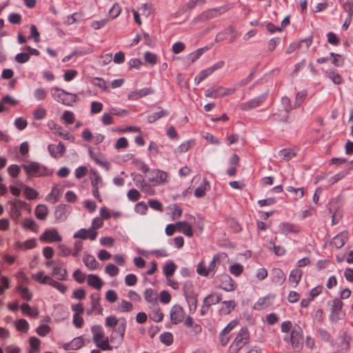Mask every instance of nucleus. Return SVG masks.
I'll list each match as a JSON object with an SVG mask.
<instances>
[{"label": "nucleus", "mask_w": 353, "mask_h": 353, "mask_svg": "<svg viewBox=\"0 0 353 353\" xmlns=\"http://www.w3.org/2000/svg\"><path fill=\"white\" fill-rule=\"evenodd\" d=\"M32 278L41 284H48L51 276L46 275L43 271H39L37 273L33 274Z\"/></svg>", "instance_id": "c9c22d12"}, {"label": "nucleus", "mask_w": 353, "mask_h": 353, "mask_svg": "<svg viewBox=\"0 0 353 353\" xmlns=\"http://www.w3.org/2000/svg\"><path fill=\"white\" fill-rule=\"evenodd\" d=\"M36 245V240L34 239H31L23 242H17L14 245V248L19 250H26L34 248Z\"/></svg>", "instance_id": "c85d7f7f"}, {"label": "nucleus", "mask_w": 353, "mask_h": 353, "mask_svg": "<svg viewBox=\"0 0 353 353\" xmlns=\"http://www.w3.org/2000/svg\"><path fill=\"white\" fill-rule=\"evenodd\" d=\"M121 12V8L119 3H114L109 11V16L111 19L117 17Z\"/></svg>", "instance_id": "6e6d98bb"}, {"label": "nucleus", "mask_w": 353, "mask_h": 353, "mask_svg": "<svg viewBox=\"0 0 353 353\" xmlns=\"http://www.w3.org/2000/svg\"><path fill=\"white\" fill-rule=\"evenodd\" d=\"M83 344V338L82 336H78L73 339L70 343H65L63 348L65 350H78L81 348Z\"/></svg>", "instance_id": "bb28decb"}, {"label": "nucleus", "mask_w": 353, "mask_h": 353, "mask_svg": "<svg viewBox=\"0 0 353 353\" xmlns=\"http://www.w3.org/2000/svg\"><path fill=\"white\" fill-rule=\"evenodd\" d=\"M225 65V62L223 61H219L215 63L212 66L201 70L194 78V83L196 85H199L201 82L205 80L208 77L211 75L214 72L217 70H220L223 68Z\"/></svg>", "instance_id": "6e6552de"}, {"label": "nucleus", "mask_w": 353, "mask_h": 353, "mask_svg": "<svg viewBox=\"0 0 353 353\" xmlns=\"http://www.w3.org/2000/svg\"><path fill=\"white\" fill-rule=\"evenodd\" d=\"M14 326L17 331L21 332L26 333L29 330V323L26 319H23L16 320L14 321Z\"/></svg>", "instance_id": "e433bc0d"}, {"label": "nucleus", "mask_w": 353, "mask_h": 353, "mask_svg": "<svg viewBox=\"0 0 353 353\" xmlns=\"http://www.w3.org/2000/svg\"><path fill=\"white\" fill-rule=\"evenodd\" d=\"M327 42L332 46H338L340 43V40L337 35L332 32H330L327 34Z\"/></svg>", "instance_id": "052dcab7"}, {"label": "nucleus", "mask_w": 353, "mask_h": 353, "mask_svg": "<svg viewBox=\"0 0 353 353\" xmlns=\"http://www.w3.org/2000/svg\"><path fill=\"white\" fill-rule=\"evenodd\" d=\"M152 176L149 178V181L153 185H159L167 181L168 174L165 172L156 170L152 172Z\"/></svg>", "instance_id": "4468645a"}, {"label": "nucleus", "mask_w": 353, "mask_h": 353, "mask_svg": "<svg viewBox=\"0 0 353 353\" xmlns=\"http://www.w3.org/2000/svg\"><path fill=\"white\" fill-rule=\"evenodd\" d=\"M62 119L68 124H72L74 122V115L73 112L69 110H65L63 112Z\"/></svg>", "instance_id": "e2e57ef3"}, {"label": "nucleus", "mask_w": 353, "mask_h": 353, "mask_svg": "<svg viewBox=\"0 0 353 353\" xmlns=\"http://www.w3.org/2000/svg\"><path fill=\"white\" fill-rule=\"evenodd\" d=\"M22 313L28 316L37 318L39 316V311L37 308H31L28 303H23L20 306Z\"/></svg>", "instance_id": "72a5a7b5"}, {"label": "nucleus", "mask_w": 353, "mask_h": 353, "mask_svg": "<svg viewBox=\"0 0 353 353\" xmlns=\"http://www.w3.org/2000/svg\"><path fill=\"white\" fill-rule=\"evenodd\" d=\"M28 177L49 176L52 171L37 162H30L21 165Z\"/></svg>", "instance_id": "7ed1b4c3"}, {"label": "nucleus", "mask_w": 353, "mask_h": 353, "mask_svg": "<svg viewBox=\"0 0 353 353\" xmlns=\"http://www.w3.org/2000/svg\"><path fill=\"white\" fill-rule=\"evenodd\" d=\"M51 330V328L48 325H41L36 329V332L40 336H46Z\"/></svg>", "instance_id": "13d9d810"}, {"label": "nucleus", "mask_w": 353, "mask_h": 353, "mask_svg": "<svg viewBox=\"0 0 353 353\" xmlns=\"http://www.w3.org/2000/svg\"><path fill=\"white\" fill-rule=\"evenodd\" d=\"M137 283V277L134 274H127L125 277V283L128 286H134Z\"/></svg>", "instance_id": "69168bd1"}, {"label": "nucleus", "mask_w": 353, "mask_h": 353, "mask_svg": "<svg viewBox=\"0 0 353 353\" xmlns=\"http://www.w3.org/2000/svg\"><path fill=\"white\" fill-rule=\"evenodd\" d=\"M40 239L48 243L61 241V237L56 230H48L41 234Z\"/></svg>", "instance_id": "f3484780"}, {"label": "nucleus", "mask_w": 353, "mask_h": 353, "mask_svg": "<svg viewBox=\"0 0 353 353\" xmlns=\"http://www.w3.org/2000/svg\"><path fill=\"white\" fill-rule=\"evenodd\" d=\"M144 59L146 62L154 65L157 63V58L155 54L150 52H146L144 54Z\"/></svg>", "instance_id": "774afa93"}, {"label": "nucleus", "mask_w": 353, "mask_h": 353, "mask_svg": "<svg viewBox=\"0 0 353 353\" xmlns=\"http://www.w3.org/2000/svg\"><path fill=\"white\" fill-rule=\"evenodd\" d=\"M250 334L246 327L241 328L229 347L230 353L239 352L249 342Z\"/></svg>", "instance_id": "f03ea898"}, {"label": "nucleus", "mask_w": 353, "mask_h": 353, "mask_svg": "<svg viewBox=\"0 0 353 353\" xmlns=\"http://www.w3.org/2000/svg\"><path fill=\"white\" fill-rule=\"evenodd\" d=\"M166 214L172 219H177L181 217L182 214V210L176 204H171L166 208Z\"/></svg>", "instance_id": "a878e982"}, {"label": "nucleus", "mask_w": 353, "mask_h": 353, "mask_svg": "<svg viewBox=\"0 0 353 353\" xmlns=\"http://www.w3.org/2000/svg\"><path fill=\"white\" fill-rule=\"evenodd\" d=\"M101 217L103 219H118L121 218V212L119 211H112L108 209L107 208H101L99 211Z\"/></svg>", "instance_id": "412c9836"}, {"label": "nucleus", "mask_w": 353, "mask_h": 353, "mask_svg": "<svg viewBox=\"0 0 353 353\" xmlns=\"http://www.w3.org/2000/svg\"><path fill=\"white\" fill-rule=\"evenodd\" d=\"M279 155L283 159L289 161L295 156V154L290 150L283 149L280 151Z\"/></svg>", "instance_id": "338daca9"}, {"label": "nucleus", "mask_w": 353, "mask_h": 353, "mask_svg": "<svg viewBox=\"0 0 353 353\" xmlns=\"http://www.w3.org/2000/svg\"><path fill=\"white\" fill-rule=\"evenodd\" d=\"M184 294L186 301L189 307V312L193 314L197 308V298L192 291V285L190 282H187L183 286Z\"/></svg>", "instance_id": "423d86ee"}, {"label": "nucleus", "mask_w": 353, "mask_h": 353, "mask_svg": "<svg viewBox=\"0 0 353 353\" xmlns=\"http://www.w3.org/2000/svg\"><path fill=\"white\" fill-rule=\"evenodd\" d=\"M243 266L240 263H234L229 268L230 274L235 276H239L243 273Z\"/></svg>", "instance_id": "37998d69"}, {"label": "nucleus", "mask_w": 353, "mask_h": 353, "mask_svg": "<svg viewBox=\"0 0 353 353\" xmlns=\"http://www.w3.org/2000/svg\"><path fill=\"white\" fill-rule=\"evenodd\" d=\"M219 288L226 292H233L236 288V283L228 274H223L218 278Z\"/></svg>", "instance_id": "9b49d317"}, {"label": "nucleus", "mask_w": 353, "mask_h": 353, "mask_svg": "<svg viewBox=\"0 0 353 353\" xmlns=\"http://www.w3.org/2000/svg\"><path fill=\"white\" fill-rule=\"evenodd\" d=\"M161 341L167 345H170L173 341V336L170 332H164L160 336Z\"/></svg>", "instance_id": "680f3d73"}, {"label": "nucleus", "mask_w": 353, "mask_h": 353, "mask_svg": "<svg viewBox=\"0 0 353 353\" xmlns=\"http://www.w3.org/2000/svg\"><path fill=\"white\" fill-rule=\"evenodd\" d=\"M63 190L58 185H54L51 192L46 196V201L51 203H55L61 197Z\"/></svg>", "instance_id": "6ab92c4d"}, {"label": "nucleus", "mask_w": 353, "mask_h": 353, "mask_svg": "<svg viewBox=\"0 0 353 353\" xmlns=\"http://www.w3.org/2000/svg\"><path fill=\"white\" fill-rule=\"evenodd\" d=\"M87 283L90 286L97 290H100L103 285V281L95 274H89L88 276Z\"/></svg>", "instance_id": "7c9ffc66"}, {"label": "nucleus", "mask_w": 353, "mask_h": 353, "mask_svg": "<svg viewBox=\"0 0 353 353\" xmlns=\"http://www.w3.org/2000/svg\"><path fill=\"white\" fill-rule=\"evenodd\" d=\"M268 93H263L248 101L242 103L239 105L241 110L248 111L261 105L267 99Z\"/></svg>", "instance_id": "1a4fd4ad"}, {"label": "nucleus", "mask_w": 353, "mask_h": 353, "mask_svg": "<svg viewBox=\"0 0 353 353\" xmlns=\"http://www.w3.org/2000/svg\"><path fill=\"white\" fill-rule=\"evenodd\" d=\"M227 11V8L224 6L216 8L214 9L208 10L204 12H203L200 16L195 18L192 23H196L197 21H202L208 20L212 18L216 17L221 14L225 13Z\"/></svg>", "instance_id": "9d476101"}, {"label": "nucleus", "mask_w": 353, "mask_h": 353, "mask_svg": "<svg viewBox=\"0 0 353 353\" xmlns=\"http://www.w3.org/2000/svg\"><path fill=\"white\" fill-rule=\"evenodd\" d=\"M48 214V209L46 205H39L35 210V214L39 219H43L46 218Z\"/></svg>", "instance_id": "603ef678"}, {"label": "nucleus", "mask_w": 353, "mask_h": 353, "mask_svg": "<svg viewBox=\"0 0 353 353\" xmlns=\"http://www.w3.org/2000/svg\"><path fill=\"white\" fill-rule=\"evenodd\" d=\"M48 149L51 157L55 159L61 157L65 152V147L61 143H59L58 145L50 144L48 146Z\"/></svg>", "instance_id": "dca6fc26"}, {"label": "nucleus", "mask_w": 353, "mask_h": 353, "mask_svg": "<svg viewBox=\"0 0 353 353\" xmlns=\"http://www.w3.org/2000/svg\"><path fill=\"white\" fill-rule=\"evenodd\" d=\"M144 298L147 302L152 305L158 304L159 294L157 291L152 288H147L143 293Z\"/></svg>", "instance_id": "4be33fe9"}, {"label": "nucleus", "mask_w": 353, "mask_h": 353, "mask_svg": "<svg viewBox=\"0 0 353 353\" xmlns=\"http://www.w3.org/2000/svg\"><path fill=\"white\" fill-rule=\"evenodd\" d=\"M91 331L93 334L92 341L97 347L103 351L112 350V346L110 345V341L113 342L115 339H117V344H121L125 332V323L120 324L117 330L112 332L110 339L105 336L101 325H93L91 327Z\"/></svg>", "instance_id": "f257e3e1"}, {"label": "nucleus", "mask_w": 353, "mask_h": 353, "mask_svg": "<svg viewBox=\"0 0 353 353\" xmlns=\"http://www.w3.org/2000/svg\"><path fill=\"white\" fill-rule=\"evenodd\" d=\"M196 273L203 276H208L210 274L208 267L205 265L203 261H200L197 264Z\"/></svg>", "instance_id": "49530a36"}, {"label": "nucleus", "mask_w": 353, "mask_h": 353, "mask_svg": "<svg viewBox=\"0 0 353 353\" xmlns=\"http://www.w3.org/2000/svg\"><path fill=\"white\" fill-rule=\"evenodd\" d=\"M221 300V297L219 294L216 293H212L208 294L204 299L203 303L207 305L208 307H210L212 305H215L219 303Z\"/></svg>", "instance_id": "f704fd0d"}, {"label": "nucleus", "mask_w": 353, "mask_h": 353, "mask_svg": "<svg viewBox=\"0 0 353 353\" xmlns=\"http://www.w3.org/2000/svg\"><path fill=\"white\" fill-rule=\"evenodd\" d=\"M205 96L212 99L224 97V87L221 85H213L205 91Z\"/></svg>", "instance_id": "2eb2a0df"}, {"label": "nucleus", "mask_w": 353, "mask_h": 353, "mask_svg": "<svg viewBox=\"0 0 353 353\" xmlns=\"http://www.w3.org/2000/svg\"><path fill=\"white\" fill-rule=\"evenodd\" d=\"M90 304L92 310H95L97 314H101L103 308L100 305V296L99 294H92L90 296Z\"/></svg>", "instance_id": "cd10ccee"}, {"label": "nucleus", "mask_w": 353, "mask_h": 353, "mask_svg": "<svg viewBox=\"0 0 353 353\" xmlns=\"http://www.w3.org/2000/svg\"><path fill=\"white\" fill-rule=\"evenodd\" d=\"M303 331L300 327H294L291 332V344L292 347L299 350L303 342Z\"/></svg>", "instance_id": "ddd939ff"}, {"label": "nucleus", "mask_w": 353, "mask_h": 353, "mask_svg": "<svg viewBox=\"0 0 353 353\" xmlns=\"http://www.w3.org/2000/svg\"><path fill=\"white\" fill-rule=\"evenodd\" d=\"M50 92L55 101L65 105L71 106L76 102L77 95L75 94L65 92L57 87L51 88Z\"/></svg>", "instance_id": "20e7f679"}, {"label": "nucleus", "mask_w": 353, "mask_h": 353, "mask_svg": "<svg viewBox=\"0 0 353 353\" xmlns=\"http://www.w3.org/2000/svg\"><path fill=\"white\" fill-rule=\"evenodd\" d=\"M17 290L20 294L23 299L26 301H30L32 299V294L28 288L24 287L23 285H18Z\"/></svg>", "instance_id": "ea45409f"}, {"label": "nucleus", "mask_w": 353, "mask_h": 353, "mask_svg": "<svg viewBox=\"0 0 353 353\" xmlns=\"http://www.w3.org/2000/svg\"><path fill=\"white\" fill-rule=\"evenodd\" d=\"M175 231L181 232L188 237L193 236V232L190 222H176L174 224L168 225L165 228V233L168 236L172 235Z\"/></svg>", "instance_id": "39448f33"}, {"label": "nucleus", "mask_w": 353, "mask_h": 353, "mask_svg": "<svg viewBox=\"0 0 353 353\" xmlns=\"http://www.w3.org/2000/svg\"><path fill=\"white\" fill-rule=\"evenodd\" d=\"M235 306L234 301H223L222 303L221 311L225 314H229L234 309Z\"/></svg>", "instance_id": "a18cd8bd"}, {"label": "nucleus", "mask_w": 353, "mask_h": 353, "mask_svg": "<svg viewBox=\"0 0 353 353\" xmlns=\"http://www.w3.org/2000/svg\"><path fill=\"white\" fill-rule=\"evenodd\" d=\"M11 205V212L12 214H14L16 216L19 214V210L21 209H28V204L19 199H15L14 201L10 203Z\"/></svg>", "instance_id": "c756f323"}, {"label": "nucleus", "mask_w": 353, "mask_h": 353, "mask_svg": "<svg viewBox=\"0 0 353 353\" xmlns=\"http://www.w3.org/2000/svg\"><path fill=\"white\" fill-rule=\"evenodd\" d=\"M176 269V265L171 262L166 263L163 267V274L166 278L171 277Z\"/></svg>", "instance_id": "c03bdc74"}, {"label": "nucleus", "mask_w": 353, "mask_h": 353, "mask_svg": "<svg viewBox=\"0 0 353 353\" xmlns=\"http://www.w3.org/2000/svg\"><path fill=\"white\" fill-rule=\"evenodd\" d=\"M104 272L110 276H115L119 274V269L115 265L110 263L105 266Z\"/></svg>", "instance_id": "8fccbe9b"}, {"label": "nucleus", "mask_w": 353, "mask_h": 353, "mask_svg": "<svg viewBox=\"0 0 353 353\" xmlns=\"http://www.w3.org/2000/svg\"><path fill=\"white\" fill-rule=\"evenodd\" d=\"M193 141H187L182 143L178 148L177 152L179 153L186 152L190 148L194 145Z\"/></svg>", "instance_id": "4d7b16f0"}, {"label": "nucleus", "mask_w": 353, "mask_h": 353, "mask_svg": "<svg viewBox=\"0 0 353 353\" xmlns=\"http://www.w3.org/2000/svg\"><path fill=\"white\" fill-rule=\"evenodd\" d=\"M90 81L92 84L102 89L104 91L108 90V88L106 85V82L102 78L92 77Z\"/></svg>", "instance_id": "79ce46f5"}, {"label": "nucleus", "mask_w": 353, "mask_h": 353, "mask_svg": "<svg viewBox=\"0 0 353 353\" xmlns=\"http://www.w3.org/2000/svg\"><path fill=\"white\" fill-rule=\"evenodd\" d=\"M52 275L58 280L63 281L66 280L68 274L62 265H57L53 268Z\"/></svg>", "instance_id": "2f4dec72"}, {"label": "nucleus", "mask_w": 353, "mask_h": 353, "mask_svg": "<svg viewBox=\"0 0 353 353\" xmlns=\"http://www.w3.org/2000/svg\"><path fill=\"white\" fill-rule=\"evenodd\" d=\"M33 96L37 101L44 100L47 97V91L44 88H37L33 92Z\"/></svg>", "instance_id": "3c124183"}, {"label": "nucleus", "mask_w": 353, "mask_h": 353, "mask_svg": "<svg viewBox=\"0 0 353 353\" xmlns=\"http://www.w3.org/2000/svg\"><path fill=\"white\" fill-rule=\"evenodd\" d=\"M89 154L92 159H93L95 163L103 168H105L107 170L109 169L110 164L105 159V158L100 153H94L92 150H89Z\"/></svg>", "instance_id": "393cba45"}, {"label": "nucleus", "mask_w": 353, "mask_h": 353, "mask_svg": "<svg viewBox=\"0 0 353 353\" xmlns=\"http://www.w3.org/2000/svg\"><path fill=\"white\" fill-rule=\"evenodd\" d=\"M268 275L267 270L264 268H260L256 270L254 277L257 281H263L268 277Z\"/></svg>", "instance_id": "5fc2aeb1"}, {"label": "nucleus", "mask_w": 353, "mask_h": 353, "mask_svg": "<svg viewBox=\"0 0 353 353\" xmlns=\"http://www.w3.org/2000/svg\"><path fill=\"white\" fill-rule=\"evenodd\" d=\"M102 225V222H93L92 225L88 230L81 229L74 234V238H79L82 239H90L93 241L96 239L97 232L96 230Z\"/></svg>", "instance_id": "0eeeda50"}, {"label": "nucleus", "mask_w": 353, "mask_h": 353, "mask_svg": "<svg viewBox=\"0 0 353 353\" xmlns=\"http://www.w3.org/2000/svg\"><path fill=\"white\" fill-rule=\"evenodd\" d=\"M83 261L85 265L90 270H96L99 268V263L92 255H85L83 258Z\"/></svg>", "instance_id": "473e14b6"}, {"label": "nucleus", "mask_w": 353, "mask_h": 353, "mask_svg": "<svg viewBox=\"0 0 353 353\" xmlns=\"http://www.w3.org/2000/svg\"><path fill=\"white\" fill-rule=\"evenodd\" d=\"M271 279L273 283L282 285L286 279V276L280 268H273L272 270Z\"/></svg>", "instance_id": "aec40b11"}, {"label": "nucleus", "mask_w": 353, "mask_h": 353, "mask_svg": "<svg viewBox=\"0 0 353 353\" xmlns=\"http://www.w3.org/2000/svg\"><path fill=\"white\" fill-rule=\"evenodd\" d=\"M57 133L59 134V136L61 137L63 139L65 140H68L73 142L75 139L74 137L72 134H71L66 130H63L61 127L57 128Z\"/></svg>", "instance_id": "864d4df0"}, {"label": "nucleus", "mask_w": 353, "mask_h": 353, "mask_svg": "<svg viewBox=\"0 0 353 353\" xmlns=\"http://www.w3.org/2000/svg\"><path fill=\"white\" fill-rule=\"evenodd\" d=\"M149 316L150 319L154 322L159 323L162 321L163 319V314L161 312L160 307L158 306V304L150 307Z\"/></svg>", "instance_id": "b1692460"}, {"label": "nucleus", "mask_w": 353, "mask_h": 353, "mask_svg": "<svg viewBox=\"0 0 353 353\" xmlns=\"http://www.w3.org/2000/svg\"><path fill=\"white\" fill-rule=\"evenodd\" d=\"M185 317V312L183 308L179 305H174L170 310V319L174 324L183 321Z\"/></svg>", "instance_id": "f8f14e48"}, {"label": "nucleus", "mask_w": 353, "mask_h": 353, "mask_svg": "<svg viewBox=\"0 0 353 353\" xmlns=\"http://www.w3.org/2000/svg\"><path fill=\"white\" fill-rule=\"evenodd\" d=\"M40 340L35 337L31 336L29 339V343L30 346V350L28 353H37L39 352V345H40Z\"/></svg>", "instance_id": "a19ab883"}, {"label": "nucleus", "mask_w": 353, "mask_h": 353, "mask_svg": "<svg viewBox=\"0 0 353 353\" xmlns=\"http://www.w3.org/2000/svg\"><path fill=\"white\" fill-rule=\"evenodd\" d=\"M302 275L303 272L299 268H295L290 272L288 281L292 287L296 288L298 285Z\"/></svg>", "instance_id": "5701e85b"}, {"label": "nucleus", "mask_w": 353, "mask_h": 353, "mask_svg": "<svg viewBox=\"0 0 353 353\" xmlns=\"http://www.w3.org/2000/svg\"><path fill=\"white\" fill-rule=\"evenodd\" d=\"M326 76L332 80V81L336 84L340 85L343 82V78L341 76L336 72L333 70H327L325 71Z\"/></svg>", "instance_id": "58836bf2"}, {"label": "nucleus", "mask_w": 353, "mask_h": 353, "mask_svg": "<svg viewBox=\"0 0 353 353\" xmlns=\"http://www.w3.org/2000/svg\"><path fill=\"white\" fill-rule=\"evenodd\" d=\"M317 336L320 338L321 340L326 342L330 341L331 339V336L328 333V332L321 328L317 330Z\"/></svg>", "instance_id": "0e129e2a"}, {"label": "nucleus", "mask_w": 353, "mask_h": 353, "mask_svg": "<svg viewBox=\"0 0 353 353\" xmlns=\"http://www.w3.org/2000/svg\"><path fill=\"white\" fill-rule=\"evenodd\" d=\"M169 114V112L165 110H161L157 112L153 113L148 116V121L150 123L155 122L157 120L167 117Z\"/></svg>", "instance_id": "4c0bfd02"}, {"label": "nucleus", "mask_w": 353, "mask_h": 353, "mask_svg": "<svg viewBox=\"0 0 353 353\" xmlns=\"http://www.w3.org/2000/svg\"><path fill=\"white\" fill-rule=\"evenodd\" d=\"M154 91L150 88H144L139 90L132 91L129 93L128 98L129 100L135 101L139 99L151 94Z\"/></svg>", "instance_id": "a211bd4d"}, {"label": "nucleus", "mask_w": 353, "mask_h": 353, "mask_svg": "<svg viewBox=\"0 0 353 353\" xmlns=\"http://www.w3.org/2000/svg\"><path fill=\"white\" fill-rule=\"evenodd\" d=\"M14 59L16 62L19 63H24L29 61L30 59V54L28 52H21L16 54Z\"/></svg>", "instance_id": "bf43d9fd"}, {"label": "nucleus", "mask_w": 353, "mask_h": 353, "mask_svg": "<svg viewBox=\"0 0 353 353\" xmlns=\"http://www.w3.org/2000/svg\"><path fill=\"white\" fill-rule=\"evenodd\" d=\"M33 118L36 120L43 119L47 115V111L42 107H38L32 113Z\"/></svg>", "instance_id": "09e8293b"}, {"label": "nucleus", "mask_w": 353, "mask_h": 353, "mask_svg": "<svg viewBox=\"0 0 353 353\" xmlns=\"http://www.w3.org/2000/svg\"><path fill=\"white\" fill-rule=\"evenodd\" d=\"M207 186H209L208 182L203 181V183L195 189L194 196L197 198H200L204 196L206 192Z\"/></svg>", "instance_id": "de8ad7c7"}]
</instances>
